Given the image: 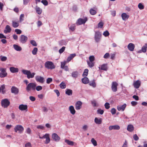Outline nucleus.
<instances>
[{
  "mask_svg": "<svg viewBox=\"0 0 147 147\" xmlns=\"http://www.w3.org/2000/svg\"><path fill=\"white\" fill-rule=\"evenodd\" d=\"M22 71L24 74L27 75V78L28 79L33 78L35 74V73H31L30 71L29 70L23 69Z\"/></svg>",
  "mask_w": 147,
  "mask_h": 147,
  "instance_id": "1",
  "label": "nucleus"
},
{
  "mask_svg": "<svg viewBox=\"0 0 147 147\" xmlns=\"http://www.w3.org/2000/svg\"><path fill=\"white\" fill-rule=\"evenodd\" d=\"M45 66L46 68L48 69H54L55 67L53 63L51 61H47L45 64Z\"/></svg>",
  "mask_w": 147,
  "mask_h": 147,
  "instance_id": "2",
  "label": "nucleus"
},
{
  "mask_svg": "<svg viewBox=\"0 0 147 147\" xmlns=\"http://www.w3.org/2000/svg\"><path fill=\"white\" fill-rule=\"evenodd\" d=\"M36 84L33 83H30L28 84L26 89L28 91H29L32 89L35 90L36 89Z\"/></svg>",
  "mask_w": 147,
  "mask_h": 147,
  "instance_id": "3",
  "label": "nucleus"
},
{
  "mask_svg": "<svg viewBox=\"0 0 147 147\" xmlns=\"http://www.w3.org/2000/svg\"><path fill=\"white\" fill-rule=\"evenodd\" d=\"M10 102L7 99H5L1 101L2 106L4 108L7 107L10 105Z\"/></svg>",
  "mask_w": 147,
  "mask_h": 147,
  "instance_id": "4",
  "label": "nucleus"
},
{
  "mask_svg": "<svg viewBox=\"0 0 147 147\" xmlns=\"http://www.w3.org/2000/svg\"><path fill=\"white\" fill-rule=\"evenodd\" d=\"M14 129L16 132H17L18 131L19 133L21 134L22 133L23 131L24 128L22 125H18L15 126Z\"/></svg>",
  "mask_w": 147,
  "mask_h": 147,
  "instance_id": "5",
  "label": "nucleus"
},
{
  "mask_svg": "<svg viewBox=\"0 0 147 147\" xmlns=\"http://www.w3.org/2000/svg\"><path fill=\"white\" fill-rule=\"evenodd\" d=\"M101 36V34L100 32L98 31L95 32L94 39L96 42H98L100 41Z\"/></svg>",
  "mask_w": 147,
  "mask_h": 147,
  "instance_id": "6",
  "label": "nucleus"
},
{
  "mask_svg": "<svg viewBox=\"0 0 147 147\" xmlns=\"http://www.w3.org/2000/svg\"><path fill=\"white\" fill-rule=\"evenodd\" d=\"M6 69L3 68H0V77L1 78H3L6 77L7 75V73L6 71Z\"/></svg>",
  "mask_w": 147,
  "mask_h": 147,
  "instance_id": "7",
  "label": "nucleus"
},
{
  "mask_svg": "<svg viewBox=\"0 0 147 147\" xmlns=\"http://www.w3.org/2000/svg\"><path fill=\"white\" fill-rule=\"evenodd\" d=\"M28 39L27 36L24 35H22L20 36V41L22 43L24 44L27 42Z\"/></svg>",
  "mask_w": 147,
  "mask_h": 147,
  "instance_id": "8",
  "label": "nucleus"
},
{
  "mask_svg": "<svg viewBox=\"0 0 147 147\" xmlns=\"http://www.w3.org/2000/svg\"><path fill=\"white\" fill-rule=\"evenodd\" d=\"M111 89L114 92H116L117 90V86L118 84L116 82H113L112 83Z\"/></svg>",
  "mask_w": 147,
  "mask_h": 147,
  "instance_id": "9",
  "label": "nucleus"
},
{
  "mask_svg": "<svg viewBox=\"0 0 147 147\" xmlns=\"http://www.w3.org/2000/svg\"><path fill=\"white\" fill-rule=\"evenodd\" d=\"M126 104H124L123 105H119L117 107V109L118 111H123L126 107Z\"/></svg>",
  "mask_w": 147,
  "mask_h": 147,
  "instance_id": "10",
  "label": "nucleus"
},
{
  "mask_svg": "<svg viewBox=\"0 0 147 147\" xmlns=\"http://www.w3.org/2000/svg\"><path fill=\"white\" fill-rule=\"evenodd\" d=\"M82 102L80 101H77L75 104V109L77 110L80 109L82 107Z\"/></svg>",
  "mask_w": 147,
  "mask_h": 147,
  "instance_id": "11",
  "label": "nucleus"
},
{
  "mask_svg": "<svg viewBox=\"0 0 147 147\" xmlns=\"http://www.w3.org/2000/svg\"><path fill=\"white\" fill-rule=\"evenodd\" d=\"M52 138L54 141L56 142H58L60 139V137L56 133H53L52 134Z\"/></svg>",
  "mask_w": 147,
  "mask_h": 147,
  "instance_id": "12",
  "label": "nucleus"
},
{
  "mask_svg": "<svg viewBox=\"0 0 147 147\" xmlns=\"http://www.w3.org/2000/svg\"><path fill=\"white\" fill-rule=\"evenodd\" d=\"M120 129V126L119 125H111L109 126V130H111L112 129L119 130Z\"/></svg>",
  "mask_w": 147,
  "mask_h": 147,
  "instance_id": "13",
  "label": "nucleus"
},
{
  "mask_svg": "<svg viewBox=\"0 0 147 147\" xmlns=\"http://www.w3.org/2000/svg\"><path fill=\"white\" fill-rule=\"evenodd\" d=\"M87 20V18H86L84 19L79 18L77 21V23L78 25H81L85 24Z\"/></svg>",
  "mask_w": 147,
  "mask_h": 147,
  "instance_id": "14",
  "label": "nucleus"
},
{
  "mask_svg": "<svg viewBox=\"0 0 147 147\" xmlns=\"http://www.w3.org/2000/svg\"><path fill=\"white\" fill-rule=\"evenodd\" d=\"M36 80L38 82L41 83H43L44 81V78L42 77L37 76L35 77Z\"/></svg>",
  "mask_w": 147,
  "mask_h": 147,
  "instance_id": "15",
  "label": "nucleus"
},
{
  "mask_svg": "<svg viewBox=\"0 0 147 147\" xmlns=\"http://www.w3.org/2000/svg\"><path fill=\"white\" fill-rule=\"evenodd\" d=\"M11 92L15 94H17L19 92L18 89L15 86H12L11 88Z\"/></svg>",
  "mask_w": 147,
  "mask_h": 147,
  "instance_id": "16",
  "label": "nucleus"
},
{
  "mask_svg": "<svg viewBox=\"0 0 147 147\" xmlns=\"http://www.w3.org/2000/svg\"><path fill=\"white\" fill-rule=\"evenodd\" d=\"M141 85V82L140 80H138L134 82L133 85L134 87L136 89L139 88Z\"/></svg>",
  "mask_w": 147,
  "mask_h": 147,
  "instance_id": "17",
  "label": "nucleus"
},
{
  "mask_svg": "<svg viewBox=\"0 0 147 147\" xmlns=\"http://www.w3.org/2000/svg\"><path fill=\"white\" fill-rule=\"evenodd\" d=\"M94 121L96 124H100L102 123V119L100 118L95 117Z\"/></svg>",
  "mask_w": 147,
  "mask_h": 147,
  "instance_id": "18",
  "label": "nucleus"
},
{
  "mask_svg": "<svg viewBox=\"0 0 147 147\" xmlns=\"http://www.w3.org/2000/svg\"><path fill=\"white\" fill-rule=\"evenodd\" d=\"M9 70L11 73H17L19 71V69L18 68L14 67H10L9 68Z\"/></svg>",
  "mask_w": 147,
  "mask_h": 147,
  "instance_id": "19",
  "label": "nucleus"
},
{
  "mask_svg": "<svg viewBox=\"0 0 147 147\" xmlns=\"http://www.w3.org/2000/svg\"><path fill=\"white\" fill-rule=\"evenodd\" d=\"M28 107L26 105L21 104L19 107V109L21 111H24L27 109Z\"/></svg>",
  "mask_w": 147,
  "mask_h": 147,
  "instance_id": "20",
  "label": "nucleus"
},
{
  "mask_svg": "<svg viewBox=\"0 0 147 147\" xmlns=\"http://www.w3.org/2000/svg\"><path fill=\"white\" fill-rule=\"evenodd\" d=\"M135 47L134 45L132 43H129L128 46L127 48L128 49L131 51H133Z\"/></svg>",
  "mask_w": 147,
  "mask_h": 147,
  "instance_id": "21",
  "label": "nucleus"
},
{
  "mask_svg": "<svg viewBox=\"0 0 147 147\" xmlns=\"http://www.w3.org/2000/svg\"><path fill=\"white\" fill-rule=\"evenodd\" d=\"M11 30V29L10 26L9 25H7L6 26L4 32L5 33L7 34V33L10 32Z\"/></svg>",
  "mask_w": 147,
  "mask_h": 147,
  "instance_id": "22",
  "label": "nucleus"
},
{
  "mask_svg": "<svg viewBox=\"0 0 147 147\" xmlns=\"http://www.w3.org/2000/svg\"><path fill=\"white\" fill-rule=\"evenodd\" d=\"M121 16L122 20H126L129 17V16L128 15H127L126 13H124L122 14Z\"/></svg>",
  "mask_w": 147,
  "mask_h": 147,
  "instance_id": "23",
  "label": "nucleus"
},
{
  "mask_svg": "<svg viewBox=\"0 0 147 147\" xmlns=\"http://www.w3.org/2000/svg\"><path fill=\"white\" fill-rule=\"evenodd\" d=\"M76 56V54L75 53H74L71 54L68 57L67 59V61L69 62L71 61V60L74 57Z\"/></svg>",
  "mask_w": 147,
  "mask_h": 147,
  "instance_id": "24",
  "label": "nucleus"
},
{
  "mask_svg": "<svg viewBox=\"0 0 147 147\" xmlns=\"http://www.w3.org/2000/svg\"><path fill=\"white\" fill-rule=\"evenodd\" d=\"M69 110L70 113L72 115H74L76 113V111L73 106H70L69 108Z\"/></svg>",
  "mask_w": 147,
  "mask_h": 147,
  "instance_id": "25",
  "label": "nucleus"
},
{
  "mask_svg": "<svg viewBox=\"0 0 147 147\" xmlns=\"http://www.w3.org/2000/svg\"><path fill=\"white\" fill-rule=\"evenodd\" d=\"M82 82L85 84H87L89 82V80L88 78L86 77L82 78Z\"/></svg>",
  "mask_w": 147,
  "mask_h": 147,
  "instance_id": "26",
  "label": "nucleus"
},
{
  "mask_svg": "<svg viewBox=\"0 0 147 147\" xmlns=\"http://www.w3.org/2000/svg\"><path fill=\"white\" fill-rule=\"evenodd\" d=\"M36 13L38 14H40L42 12V9L41 8H40L39 7L36 6L35 8Z\"/></svg>",
  "mask_w": 147,
  "mask_h": 147,
  "instance_id": "27",
  "label": "nucleus"
},
{
  "mask_svg": "<svg viewBox=\"0 0 147 147\" xmlns=\"http://www.w3.org/2000/svg\"><path fill=\"white\" fill-rule=\"evenodd\" d=\"M78 76V71H73L71 74V76L75 78H77Z\"/></svg>",
  "mask_w": 147,
  "mask_h": 147,
  "instance_id": "28",
  "label": "nucleus"
},
{
  "mask_svg": "<svg viewBox=\"0 0 147 147\" xmlns=\"http://www.w3.org/2000/svg\"><path fill=\"white\" fill-rule=\"evenodd\" d=\"M46 136H45V138H46V140L45 143L46 144H48L50 141L49 134H46Z\"/></svg>",
  "mask_w": 147,
  "mask_h": 147,
  "instance_id": "29",
  "label": "nucleus"
},
{
  "mask_svg": "<svg viewBox=\"0 0 147 147\" xmlns=\"http://www.w3.org/2000/svg\"><path fill=\"white\" fill-rule=\"evenodd\" d=\"M13 47L14 49L17 51H20L22 50V49L20 47L16 45H13Z\"/></svg>",
  "mask_w": 147,
  "mask_h": 147,
  "instance_id": "30",
  "label": "nucleus"
},
{
  "mask_svg": "<svg viewBox=\"0 0 147 147\" xmlns=\"http://www.w3.org/2000/svg\"><path fill=\"white\" fill-rule=\"evenodd\" d=\"M127 130L129 131L132 132L134 130V127L132 125H129L127 128Z\"/></svg>",
  "mask_w": 147,
  "mask_h": 147,
  "instance_id": "31",
  "label": "nucleus"
},
{
  "mask_svg": "<svg viewBox=\"0 0 147 147\" xmlns=\"http://www.w3.org/2000/svg\"><path fill=\"white\" fill-rule=\"evenodd\" d=\"M107 64H104L101 66L100 67H99V68L101 70L107 71Z\"/></svg>",
  "mask_w": 147,
  "mask_h": 147,
  "instance_id": "32",
  "label": "nucleus"
},
{
  "mask_svg": "<svg viewBox=\"0 0 147 147\" xmlns=\"http://www.w3.org/2000/svg\"><path fill=\"white\" fill-rule=\"evenodd\" d=\"M72 90H71L67 89L65 91V94L68 96H71L72 94Z\"/></svg>",
  "mask_w": 147,
  "mask_h": 147,
  "instance_id": "33",
  "label": "nucleus"
},
{
  "mask_svg": "<svg viewBox=\"0 0 147 147\" xmlns=\"http://www.w3.org/2000/svg\"><path fill=\"white\" fill-rule=\"evenodd\" d=\"M12 26L14 28L18 27L19 26V23L18 22H16L14 21H12Z\"/></svg>",
  "mask_w": 147,
  "mask_h": 147,
  "instance_id": "34",
  "label": "nucleus"
},
{
  "mask_svg": "<svg viewBox=\"0 0 147 147\" xmlns=\"http://www.w3.org/2000/svg\"><path fill=\"white\" fill-rule=\"evenodd\" d=\"M87 63L88 66L90 68H92L94 66V63L93 62L89 61H87Z\"/></svg>",
  "mask_w": 147,
  "mask_h": 147,
  "instance_id": "35",
  "label": "nucleus"
},
{
  "mask_svg": "<svg viewBox=\"0 0 147 147\" xmlns=\"http://www.w3.org/2000/svg\"><path fill=\"white\" fill-rule=\"evenodd\" d=\"M88 70L87 69H85L84 71L82 74V76L83 77H86L88 74Z\"/></svg>",
  "mask_w": 147,
  "mask_h": 147,
  "instance_id": "36",
  "label": "nucleus"
},
{
  "mask_svg": "<svg viewBox=\"0 0 147 147\" xmlns=\"http://www.w3.org/2000/svg\"><path fill=\"white\" fill-rule=\"evenodd\" d=\"M92 105L94 107H98V104L96 102L95 100H93L91 101Z\"/></svg>",
  "mask_w": 147,
  "mask_h": 147,
  "instance_id": "37",
  "label": "nucleus"
},
{
  "mask_svg": "<svg viewBox=\"0 0 147 147\" xmlns=\"http://www.w3.org/2000/svg\"><path fill=\"white\" fill-rule=\"evenodd\" d=\"M65 142L68 145H69L73 146L74 144V142H73L70 141L69 140H65Z\"/></svg>",
  "mask_w": 147,
  "mask_h": 147,
  "instance_id": "38",
  "label": "nucleus"
},
{
  "mask_svg": "<svg viewBox=\"0 0 147 147\" xmlns=\"http://www.w3.org/2000/svg\"><path fill=\"white\" fill-rule=\"evenodd\" d=\"M147 49V44H145L144 46H143L142 49V51L143 53H145Z\"/></svg>",
  "mask_w": 147,
  "mask_h": 147,
  "instance_id": "39",
  "label": "nucleus"
},
{
  "mask_svg": "<svg viewBox=\"0 0 147 147\" xmlns=\"http://www.w3.org/2000/svg\"><path fill=\"white\" fill-rule=\"evenodd\" d=\"M60 87L62 89H64L65 88L66 84L65 82H62L59 85Z\"/></svg>",
  "mask_w": 147,
  "mask_h": 147,
  "instance_id": "40",
  "label": "nucleus"
},
{
  "mask_svg": "<svg viewBox=\"0 0 147 147\" xmlns=\"http://www.w3.org/2000/svg\"><path fill=\"white\" fill-rule=\"evenodd\" d=\"M90 14L92 15H95L96 13V10L92 8H91L90 9Z\"/></svg>",
  "mask_w": 147,
  "mask_h": 147,
  "instance_id": "41",
  "label": "nucleus"
},
{
  "mask_svg": "<svg viewBox=\"0 0 147 147\" xmlns=\"http://www.w3.org/2000/svg\"><path fill=\"white\" fill-rule=\"evenodd\" d=\"M38 51V49L36 47L34 48L33 50L32 51V53L34 55H35L37 53Z\"/></svg>",
  "mask_w": 147,
  "mask_h": 147,
  "instance_id": "42",
  "label": "nucleus"
},
{
  "mask_svg": "<svg viewBox=\"0 0 147 147\" xmlns=\"http://www.w3.org/2000/svg\"><path fill=\"white\" fill-rule=\"evenodd\" d=\"M66 44V42L65 40H61L59 42V45L61 46L65 45Z\"/></svg>",
  "mask_w": 147,
  "mask_h": 147,
  "instance_id": "43",
  "label": "nucleus"
},
{
  "mask_svg": "<svg viewBox=\"0 0 147 147\" xmlns=\"http://www.w3.org/2000/svg\"><path fill=\"white\" fill-rule=\"evenodd\" d=\"M97 113L101 115L103 114L104 111L103 110H101L100 109H99L97 110Z\"/></svg>",
  "mask_w": 147,
  "mask_h": 147,
  "instance_id": "44",
  "label": "nucleus"
},
{
  "mask_svg": "<svg viewBox=\"0 0 147 147\" xmlns=\"http://www.w3.org/2000/svg\"><path fill=\"white\" fill-rule=\"evenodd\" d=\"M91 142L94 146H96L97 145V143L96 140L94 138H92L91 140Z\"/></svg>",
  "mask_w": 147,
  "mask_h": 147,
  "instance_id": "45",
  "label": "nucleus"
},
{
  "mask_svg": "<svg viewBox=\"0 0 147 147\" xmlns=\"http://www.w3.org/2000/svg\"><path fill=\"white\" fill-rule=\"evenodd\" d=\"M138 7L140 9H142L144 8V6L141 3H140L138 4Z\"/></svg>",
  "mask_w": 147,
  "mask_h": 147,
  "instance_id": "46",
  "label": "nucleus"
},
{
  "mask_svg": "<svg viewBox=\"0 0 147 147\" xmlns=\"http://www.w3.org/2000/svg\"><path fill=\"white\" fill-rule=\"evenodd\" d=\"M75 26L74 24L72 25L70 27H69V29L71 31H74L75 29Z\"/></svg>",
  "mask_w": 147,
  "mask_h": 147,
  "instance_id": "47",
  "label": "nucleus"
},
{
  "mask_svg": "<svg viewBox=\"0 0 147 147\" xmlns=\"http://www.w3.org/2000/svg\"><path fill=\"white\" fill-rule=\"evenodd\" d=\"M5 88V86L4 85H2L0 87V92L2 91L3 94H4L3 90Z\"/></svg>",
  "mask_w": 147,
  "mask_h": 147,
  "instance_id": "48",
  "label": "nucleus"
},
{
  "mask_svg": "<svg viewBox=\"0 0 147 147\" xmlns=\"http://www.w3.org/2000/svg\"><path fill=\"white\" fill-rule=\"evenodd\" d=\"M24 15L23 14H21L20 15V22H22L24 20Z\"/></svg>",
  "mask_w": 147,
  "mask_h": 147,
  "instance_id": "49",
  "label": "nucleus"
},
{
  "mask_svg": "<svg viewBox=\"0 0 147 147\" xmlns=\"http://www.w3.org/2000/svg\"><path fill=\"white\" fill-rule=\"evenodd\" d=\"M30 43L34 46H36L37 44L36 42L34 40H31L30 41Z\"/></svg>",
  "mask_w": 147,
  "mask_h": 147,
  "instance_id": "50",
  "label": "nucleus"
},
{
  "mask_svg": "<svg viewBox=\"0 0 147 147\" xmlns=\"http://www.w3.org/2000/svg\"><path fill=\"white\" fill-rule=\"evenodd\" d=\"M90 86H93V87H96V85L94 81H92L89 84Z\"/></svg>",
  "mask_w": 147,
  "mask_h": 147,
  "instance_id": "51",
  "label": "nucleus"
},
{
  "mask_svg": "<svg viewBox=\"0 0 147 147\" xmlns=\"http://www.w3.org/2000/svg\"><path fill=\"white\" fill-rule=\"evenodd\" d=\"M37 128L38 129H44V127L42 125H38L37 126Z\"/></svg>",
  "mask_w": 147,
  "mask_h": 147,
  "instance_id": "52",
  "label": "nucleus"
},
{
  "mask_svg": "<svg viewBox=\"0 0 147 147\" xmlns=\"http://www.w3.org/2000/svg\"><path fill=\"white\" fill-rule=\"evenodd\" d=\"M103 35H104L105 37H107L109 35V33L108 31L107 30H106L105 31L103 34Z\"/></svg>",
  "mask_w": 147,
  "mask_h": 147,
  "instance_id": "53",
  "label": "nucleus"
},
{
  "mask_svg": "<svg viewBox=\"0 0 147 147\" xmlns=\"http://www.w3.org/2000/svg\"><path fill=\"white\" fill-rule=\"evenodd\" d=\"M65 49V47H63L61 48L59 50V53L60 54L63 53Z\"/></svg>",
  "mask_w": 147,
  "mask_h": 147,
  "instance_id": "54",
  "label": "nucleus"
},
{
  "mask_svg": "<svg viewBox=\"0 0 147 147\" xmlns=\"http://www.w3.org/2000/svg\"><path fill=\"white\" fill-rule=\"evenodd\" d=\"M89 61L93 62L94 60V56H91L89 57Z\"/></svg>",
  "mask_w": 147,
  "mask_h": 147,
  "instance_id": "55",
  "label": "nucleus"
},
{
  "mask_svg": "<svg viewBox=\"0 0 147 147\" xmlns=\"http://www.w3.org/2000/svg\"><path fill=\"white\" fill-rule=\"evenodd\" d=\"M53 81V79L51 78H48L46 82L47 84H50Z\"/></svg>",
  "mask_w": 147,
  "mask_h": 147,
  "instance_id": "56",
  "label": "nucleus"
},
{
  "mask_svg": "<svg viewBox=\"0 0 147 147\" xmlns=\"http://www.w3.org/2000/svg\"><path fill=\"white\" fill-rule=\"evenodd\" d=\"M26 132L27 134H30L31 132V130L30 129V128H28L26 130Z\"/></svg>",
  "mask_w": 147,
  "mask_h": 147,
  "instance_id": "57",
  "label": "nucleus"
},
{
  "mask_svg": "<svg viewBox=\"0 0 147 147\" xmlns=\"http://www.w3.org/2000/svg\"><path fill=\"white\" fill-rule=\"evenodd\" d=\"M105 108L107 109H109L110 107V104L108 102L105 103Z\"/></svg>",
  "mask_w": 147,
  "mask_h": 147,
  "instance_id": "58",
  "label": "nucleus"
},
{
  "mask_svg": "<svg viewBox=\"0 0 147 147\" xmlns=\"http://www.w3.org/2000/svg\"><path fill=\"white\" fill-rule=\"evenodd\" d=\"M41 2L45 5L46 6L48 5V2L46 0H42Z\"/></svg>",
  "mask_w": 147,
  "mask_h": 147,
  "instance_id": "59",
  "label": "nucleus"
},
{
  "mask_svg": "<svg viewBox=\"0 0 147 147\" xmlns=\"http://www.w3.org/2000/svg\"><path fill=\"white\" fill-rule=\"evenodd\" d=\"M36 89L37 91H39L42 89V87L40 86H38L36 87Z\"/></svg>",
  "mask_w": 147,
  "mask_h": 147,
  "instance_id": "60",
  "label": "nucleus"
},
{
  "mask_svg": "<svg viewBox=\"0 0 147 147\" xmlns=\"http://www.w3.org/2000/svg\"><path fill=\"white\" fill-rule=\"evenodd\" d=\"M103 26V23L102 22H99L98 24V27L101 28Z\"/></svg>",
  "mask_w": 147,
  "mask_h": 147,
  "instance_id": "61",
  "label": "nucleus"
},
{
  "mask_svg": "<svg viewBox=\"0 0 147 147\" xmlns=\"http://www.w3.org/2000/svg\"><path fill=\"white\" fill-rule=\"evenodd\" d=\"M116 110L114 108H113L111 110V112L112 115H114L116 113Z\"/></svg>",
  "mask_w": 147,
  "mask_h": 147,
  "instance_id": "62",
  "label": "nucleus"
},
{
  "mask_svg": "<svg viewBox=\"0 0 147 147\" xmlns=\"http://www.w3.org/2000/svg\"><path fill=\"white\" fill-rule=\"evenodd\" d=\"M48 111L47 107H42V111L44 112H47Z\"/></svg>",
  "mask_w": 147,
  "mask_h": 147,
  "instance_id": "63",
  "label": "nucleus"
},
{
  "mask_svg": "<svg viewBox=\"0 0 147 147\" xmlns=\"http://www.w3.org/2000/svg\"><path fill=\"white\" fill-rule=\"evenodd\" d=\"M15 32H16V33L18 34H20L22 33V31L21 30L18 29H16L15 30Z\"/></svg>",
  "mask_w": 147,
  "mask_h": 147,
  "instance_id": "64",
  "label": "nucleus"
}]
</instances>
